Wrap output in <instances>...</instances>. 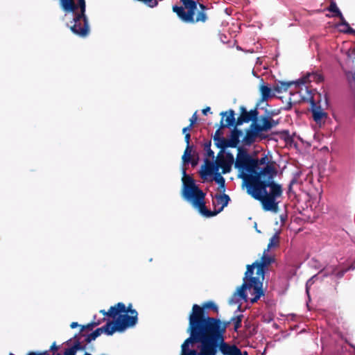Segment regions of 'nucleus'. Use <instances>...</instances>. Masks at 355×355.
Instances as JSON below:
<instances>
[{"label": "nucleus", "mask_w": 355, "mask_h": 355, "mask_svg": "<svg viewBox=\"0 0 355 355\" xmlns=\"http://www.w3.org/2000/svg\"><path fill=\"white\" fill-rule=\"evenodd\" d=\"M349 83L351 87L355 89V72L352 73L351 78H349Z\"/></svg>", "instance_id": "nucleus-43"}, {"label": "nucleus", "mask_w": 355, "mask_h": 355, "mask_svg": "<svg viewBox=\"0 0 355 355\" xmlns=\"http://www.w3.org/2000/svg\"><path fill=\"white\" fill-rule=\"evenodd\" d=\"M257 137L258 136L250 128H248L245 130L242 143L244 146H251L255 142Z\"/></svg>", "instance_id": "nucleus-16"}, {"label": "nucleus", "mask_w": 355, "mask_h": 355, "mask_svg": "<svg viewBox=\"0 0 355 355\" xmlns=\"http://www.w3.org/2000/svg\"><path fill=\"white\" fill-rule=\"evenodd\" d=\"M10 355H12V354H10Z\"/></svg>", "instance_id": "nucleus-59"}, {"label": "nucleus", "mask_w": 355, "mask_h": 355, "mask_svg": "<svg viewBox=\"0 0 355 355\" xmlns=\"http://www.w3.org/2000/svg\"><path fill=\"white\" fill-rule=\"evenodd\" d=\"M340 20V26H348L349 23L345 20V17H343V14H341V16H338V17Z\"/></svg>", "instance_id": "nucleus-42"}, {"label": "nucleus", "mask_w": 355, "mask_h": 355, "mask_svg": "<svg viewBox=\"0 0 355 355\" xmlns=\"http://www.w3.org/2000/svg\"><path fill=\"white\" fill-rule=\"evenodd\" d=\"M101 323V322L100 320H98V321L93 320L86 325H81L80 326L81 327L80 332H83L85 329L92 330L95 327L99 325Z\"/></svg>", "instance_id": "nucleus-33"}, {"label": "nucleus", "mask_w": 355, "mask_h": 355, "mask_svg": "<svg viewBox=\"0 0 355 355\" xmlns=\"http://www.w3.org/2000/svg\"><path fill=\"white\" fill-rule=\"evenodd\" d=\"M78 4L75 3V4L77 6V8H80V12L78 14V17H79L86 15H85V10H86V3L85 0H77ZM78 8H76L73 12H75Z\"/></svg>", "instance_id": "nucleus-29"}, {"label": "nucleus", "mask_w": 355, "mask_h": 355, "mask_svg": "<svg viewBox=\"0 0 355 355\" xmlns=\"http://www.w3.org/2000/svg\"><path fill=\"white\" fill-rule=\"evenodd\" d=\"M189 163H191V166H196V165H197V164H198V159H191V161H190V162H189Z\"/></svg>", "instance_id": "nucleus-51"}, {"label": "nucleus", "mask_w": 355, "mask_h": 355, "mask_svg": "<svg viewBox=\"0 0 355 355\" xmlns=\"http://www.w3.org/2000/svg\"><path fill=\"white\" fill-rule=\"evenodd\" d=\"M217 171L218 170V168H222V173L223 174L227 173L231 171L232 164H230V162H227L223 157L221 158H218V159L216 162Z\"/></svg>", "instance_id": "nucleus-19"}, {"label": "nucleus", "mask_w": 355, "mask_h": 355, "mask_svg": "<svg viewBox=\"0 0 355 355\" xmlns=\"http://www.w3.org/2000/svg\"><path fill=\"white\" fill-rule=\"evenodd\" d=\"M294 83V82H279L274 86L273 89L277 93H282V92L287 91L290 86ZM296 83L299 84L298 83Z\"/></svg>", "instance_id": "nucleus-22"}, {"label": "nucleus", "mask_w": 355, "mask_h": 355, "mask_svg": "<svg viewBox=\"0 0 355 355\" xmlns=\"http://www.w3.org/2000/svg\"><path fill=\"white\" fill-rule=\"evenodd\" d=\"M215 199L216 200H213L212 202L214 207V209L218 214L221 212L225 207L227 206L230 200V198L228 195L223 193V194H216Z\"/></svg>", "instance_id": "nucleus-14"}, {"label": "nucleus", "mask_w": 355, "mask_h": 355, "mask_svg": "<svg viewBox=\"0 0 355 355\" xmlns=\"http://www.w3.org/2000/svg\"><path fill=\"white\" fill-rule=\"evenodd\" d=\"M273 261L274 259L266 255L264 252L259 261H256L252 264L248 265L243 277V283L238 288L234 296L239 295L241 299L246 300L247 294L245 291L248 290L250 293L253 295L250 299L251 303L257 302L264 295L262 289V282L264 278L265 268Z\"/></svg>", "instance_id": "nucleus-3"}, {"label": "nucleus", "mask_w": 355, "mask_h": 355, "mask_svg": "<svg viewBox=\"0 0 355 355\" xmlns=\"http://www.w3.org/2000/svg\"><path fill=\"white\" fill-rule=\"evenodd\" d=\"M347 270L348 269L337 270L335 269L333 270L332 273L334 274L337 277L341 278L343 277L344 274L347 271Z\"/></svg>", "instance_id": "nucleus-38"}, {"label": "nucleus", "mask_w": 355, "mask_h": 355, "mask_svg": "<svg viewBox=\"0 0 355 355\" xmlns=\"http://www.w3.org/2000/svg\"><path fill=\"white\" fill-rule=\"evenodd\" d=\"M27 355H50V354L48 351H45L40 354H37L35 352H29Z\"/></svg>", "instance_id": "nucleus-48"}, {"label": "nucleus", "mask_w": 355, "mask_h": 355, "mask_svg": "<svg viewBox=\"0 0 355 355\" xmlns=\"http://www.w3.org/2000/svg\"><path fill=\"white\" fill-rule=\"evenodd\" d=\"M211 140H208L203 144L204 150L206 151L207 158H214V152L211 149Z\"/></svg>", "instance_id": "nucleus-30"}, {"label": "nucleus", "mask_w": 355, "mask_h": 355, "mask_svg": "<svg viewBox=\"0 0 355 355\" xmlns=\"http://www.w3.org/2000/svg\"><path fill=\"white\" fill-rule=\"evenodd\" d=\"M184 135V141L187 144L186 147H191L190 146V139H191V135L190 133H185Z\"/></svg>", "instance_id": "nucleus-41"}, {"label": "nucleus", "mask_w": 355, "mask_h": 355, "mask_svg": "<svg viewBox=\"0 0 355 355\" xmlns=\"http://www.w3.org/2000/svg\"><path fill=\"white\" fill-rule=\"evenodd\" d=\"M281 138L284 139L286 142H291L293 141L292 137L290 135L288 130H284L280 132Z\"/></svg>", "instance_id": "nucleus-36"}, {"label": "nucleus", "mask_w": 355, "mask_h": 355, "mask_svg": "<svg viewBox=\"0 0 355 355\" xmlns=\"http://www.w3.org/2000/svg\"><path fill=\"white\" fill-rule=\"evenodd\" d=\"M240 309H241V306L239 305V306H238V309L239 310Z\"/></svg>", "instance_id": "nucleus-57"}, {"label": "nucleus", "mask_w": 355, "mask_h": 355, "mask_svg": "<svg viewBox=\"0 0 355 355\" xmlns=\"http://www.w3.org/2000/svg\"><path fill=\"white\" fill-rule=\"evenodd\" d=\"M235 355H248V354L246 351H244L243 352H242L241 351V349L238 347Z\"/></svg>", "instance_id": "nucleus-50"}, {"label": "nucleus", "mask_w": 355, "mask_h": 355, "mask_svg": "<svg viewBox=\"0 0 355 355\" xmlns=\"http://www.w3.org/2000/svg\"><path fill=\"white\" fill-rule=\"evenodd\" d=\"M182 182L181 194L183 198L190 202L202 215L206 217L217 215L215 209L211 211L207 208L205 202V193L196 184L193 178L187 174L185 168L182 169Z\"/></svg>", "instance_id": "nucleus-5"}, {"label": "nucleus", "mask_w": 355, "mask_h": 355, "mask_svg": "<svg viewBox=\"0 0 355 355\" xmlns=\"http://www.w3.org/2000/svg\"><path fill=\"white\" fill-rule=\"evenodd\" d=\"M243 315L242 314L232 317L231 318L232 322L234 323V330L237 331L241 327V322Z\"/></svg>", "instance_id": "nucleus-32"}, {"label": "nucleus", "mask_w": 355, "mask_h": 355, "mask_svg": "<svg viewBox=\"0 0 355 355\" xmlns=\"http://www.w3.org/2000/svg\"><path fill=\"white\" fill-rule=\"evenodd\" d=\"M60 4L64 11H74L77 8L74 0H60Z\"/></svg>", "instance_id": "nucleus-21"}, {"label": "nucleus", "mask_w": 355, "mask_h": 355, "mask_svg": "<svg viewBox=\"0 0 355 355\" xmlns=\"http://www.w3.org/2000/svg\"><path fill=\"white\" fill-rule=\"evenodd\" d=\"M191 147H186L184 154L182 157V162L184 164H189L191 158Z\"/></svg>", "instance_id": "nucleus-31"}, {"label": "nucleus", "mask_w": 355, "mask_h": 355, "mask_svg": "<svg viewBox=\"0 0 355 355\" xmlns=\"http://www.w3.org/2000/svg\"><path fill=\"white\" fill-rule=\"evenodd\" d=\"M183 6H173V12L184 22L196 24L205 23L208 17L206 11L208 8L202 3H198L195 0H180Z\"/></svg>", "instance_id": "nucleus-6"}, {"label": "nucleus", "mask_w": 355, "mask_h": 355, "mask_svg": "<svg viewBox=\"0 0 355 355\" xmlns=\"http://www.w3.org/2000/svg\"><path fill=\"white\" fill-rule=\"evenodd\" d=\"M199 305H193L187 329L190 336L186 339V345L197 338L225 337L227 329L232 322L231 319L223 322L219 318L205 317Z\"/></svg>", "instance_id": "nucleus-2"}, {"label": "nucleus", "mask_w": 355, "mask_h": 355, "mask_svg": "<svg viewBox=\"0 0 355 355\" xmlns=\"http://www.w3.org/2000/svg\"><path fill=\"white\" fill-rule=\"evenodd\" d=\"M261 92V101H266L269 98L273 97L275 94L272 92V89L265 84L261 85L259 87Z\"/></svg>", "instance_id": "nucleus-17"}, {"label": "nucleus", "mask_w": 355, "mask_h": 355, "mask_svg": "<svg viewBox=\"0 0 355 355\" xmlns=\"http://www.w3.org/2000/svg\"><path fill=\"white\" fill-rule=\"evenodd\" d=\"M302 101L310 102L313 119L317 123H320L322 119L326 117L327 114L322 110L320 106H317L313 96H302Z\"/></svg>", "instance_id": "nucleus-11"}, {"label": "nucleus", "mask_w": 355, "mask_h": 355, "mask_svg": "<svg viewBox=\"0 0 355 355\" xmlns=\"http://www.w3.org/2000/svg\"><path fill=\"white\" fill-rule=\"evenodd\" d=\"M209 111H210V107H207L202 110V112L204 115H206L207 114V112H209Z\"/></svg>", "instance_id": "nucleus-53"}, {"label": "nucleus", "mask_w": 355, "mask_h": 355, "mask_svg": "<svg viewBox=\"0 0 355 355\" xmlns=\"http://www.w3.org/2000/svg\"><path fill=\"white\" fill-rule=\"evenodd\" d=\"M198 119L196 112H195L193 116L189 119L190 123L189 125L191 126H193V125L196 123V121Z\"/></svg>", "instance_id": "nucleus-44"}, {"label": "nucleus", "mask_w": 355, "mask_h": 355, "mask_svg": "<svg viewBox=\"0 0 355 355\" xmlns=\"http://www.w3.org/2000/svg\"><path fill=\"white\" fill-rule=\"evenodd\" d=\"M279 236L277 234H274L270 239L268 249L277 246L279 245Z\"/></svg>", "instance_id": "nucleus-34"}, {"label": "nucleus", "mask_w": 355, "mask_h": 355, "mask_svg": "<svg viewBox=\"0 0 355 355\" xmlns=\"http://www.w3.org/2000/svg\"><path fill=\"white\" fill-rule=\"evenodd\" d=\"M200 307L201 309H202V311H203V315L205 317H209L207 313H206V311H205V309H211L213 310L214 312L216 313H218V308L217 306V305L212 301H208V302H204L202 304V306Z\"/></svg>", "instance_id": "nucleus-24"}, {"label": "nucleus", "mask_w": 355, "mask_h": 355, "mask_svg": "<svg viewBox=\"0 0 355 355\" xmlns=\"http://www.w3.org/2000/svg\"><path fill=\"white\" fill-rule=\"evenodd\" d=\"M225 159L227 162H230V164L232 165V164L234 163V156L232 153H227L226 154V158H225Z\"/></svg>", "instance_id": "nucleus-39"}, {"label": "nucleus", "mask_w": 355, "mask_h": 355, "mask_svg": "<svg viewBox=\"0 0 355 355\" xmlns=\"http://www.w3.org/2000/svg\"><path fill=\"white\" fill-rule=\"evenodd\" d=\"M101 329H102V334L105 333L109 336L112 335L116 331H119L118 325L115 321L107 322L106 324L101 327Z\"/></svg>", "instance_id": "nucleus-18"}, {"label": "nucleus", "mask_w": 355, "mask_h": 355, "mask_svg": "<svg viewBox=\"0 0 355 355\" xmlns=\"http://www.w3.org/2000/svg\"><path fill=\"white\" fill-rule=\"evenodd\" d=\"M193 128V126L189 125L187 127H184L183 129H182V133L183 134H185V133H188L187 132L189 131L190 130H191V128Z\"/></svg>", "instance_id": "nucleus-49"}, {"label": "nucleus", "mask_w": 355, "mask_h": 355, "mask_svg": "<svg viewBox=\"0 0 355 355\" xmlns=\"http://www.w3.org/2000/svg\"><path fill=\"white\" fill-rule=\"evenodd\" d=\"M102 334V329L100 328H97L95 331L88 334L85 341L87 343H89L91 341L94 340L97 337H98Z\"/></svg>", "instance_id": "nucleus-28"}, {"label": "nucleus", "mask_w": 355, "mask_h": 355, "mask_svg": "<svg viewBox=\"0 0 355 355\" xmlns=\"http://www.w3.org/2000/svg\"><path fill=\"white\" fill-rule=\"evenodd\" d=\"M347 26V29H345V30L344 31V32H345V33H350V34H354V35H355V30H354V29H353L352 28H351V26H349V24H348V26Z\"/></svg>", "instance_id": "nucleus-47"}, {"label": "nucleus", "mask_w": 355, "mask_h": 355, "mask_svg": "<svg viewBox=\"0 0 355 355\" xmlns=\"http://www.w3.org/2000/svg\"><path fill=\"white\" fill-rule=\"evenodd\" d=\"M79 327V324H78V322H71V324H70V327H71V329H75V328H76V327Z\"/></svg>", "instance_id": "nucleus-52"}, {"label": "nucleus", "mask_w": 355, "mask_h": 355, "mask_svg": "<svg viewBox=\"0 0 355 355\" xmlns=\"http://www.w3.org/2000/svg\"><path fill=\"white\" fill-rule=\"evenodd\" d=\"M217 171L216 164L209 160V159L206 158L205 160V165L202 167V171H200V175L202 178H205L207 175L214 174Z\"/></svg>", "instance_id": "nucleus-15"}, {"label": "nucleus", "mask_w": 355, "mask_h": 355, "mask_svg": "<svg viewBox=\"0 0 355 355\" xmlns=\"http://www.w3.org/2000/svg\"><path fill=\"white\" fill-rule=\"evenodd\" d=\"M254 159H255V161H257V171H259L261 170V169H260V167H259L260 165H264V164L269 165L268 164V157L266 155L260 159H256V158H254Z\"/></svg>", "instance_id": "nucleus-35"}, {"label": "nucleus", "mask_w": 355, "mask_h": 355, "mask_svg": "<svg viewBox=\"0 0 355 355\" xmlns=\"http://www.w3.org/2000/svg\"><path fill=\"white\" fill-rule=\"evenodd\" d=\"M220 127L216 130L214 135L213 136V139L215 142V144L217 148L221 149L223 150V139H225V137H223V132L221 131Z\"/></svg>", "instance_id": "nucleus-20"}, {"label": "nucleus", "mask_w": 355, "mask_h": 355, "mask_svg": "<svg viewBox=\"0 0 355 355\" xmlns=\"http://www.w3.org/2000/svg\"><path fill=\"white\" fill-rule=\"evenodd\" d=\"M257 121H253L249 128H250L261 139H264L266 137H263L260 133L266 131L262 127L261 124L257 123Z\"/></svg>", "instance_id": "nucleus-23"}, {"label": "nucleus", "mask_w": 355, "mask_h": 355, "mask_svg": "<svg viewBox=\"0 0 355 355\" xmlns=\"http://www.w3.org/2000/svg\"><path fill=\"white\" fill-rule=\"evenodd\" d=\"M272 128L276 126L277 124H278V121H275L274 119H272Z\"/></svg>", "instance_id": "nucleus-54"}, {"label": "nucleus", "mask_w": 355, "mask_h": 355, "mask_svg": "<svg viewBox=\"0 0 355 355\" xmlns=\"http://www.w3.org/2000/svg\"><path fill=\"white\" fill-rule=\"evenodd\" d=\"M238 126L234 127L230 134V139H223V150L227 148H236L240 142L239 138L242 135L241 130L237 128Z\"/></svg>", "instance_id": "nucleus-12"}, {"label": "nucleus", "mask_w": 355, "mask_h": 355, "mask_svg": "<svg viewBox=\"0 0 355 355\" xmlns=\"http://www.w3.org/2000/svg\"><path fill=\"white\" fill-rule=\"evenodd\" d=\"M237 151L234 167L241 172L239 177L244 181L248 194L259 201L264 211L277 213L279 201L277 199L282 196L283 189L274 181L277 174L275 168L266 165L257 171V161L248 150L239 147Z\"/></svg>", "instance_id": "nucleus-1"}, {"label": "nucleus", "mask_w": 355, "mask_h": 355, "mask_svg": "<svg viewBox=\"0 0 355 355\" xmlns=\"http://www.w3.org/2000/svg\"><path fill=\"white\" fill-rule=\"evenodd\" d=\"M261 121H262L261 125L266 132L270 130L272 128V118L270 116H261Z\"/></svg>", "instance_id": "nucleus-26"}, {"label": "nucleus", "mask_w": 355, "mask_h": 355, "mask_svg": "<svg viewBox=\"0 0 355 355\" xmlns=\"http://www.w3.org/2000/svg\"><path fill=\"white\" fill-rule=\"evenodd\" d=\"M294 182V180H293L291 182V184H290V188L292 187V184Z\"/></svg>", "instance_id": "nucleus-55"}, {"label": "nucleus", "mask_w": 355, "mask_h": 355, "mask_svg": "<svg viewBox=\"0 0 355 355\" xmlns=\"http://www.w3.org/2000/svg\"><path fill=\"white\" fill-rule=\"evenodd\" d=\"M302 91V88L300 89V90L299 91L300 93H301Z\"/></svg>", "instance_id": "nucleus-56"}, {"label": "nucleus", "mask_w": 355, "mask_h": 355, "mask_svg": "<svg viewBox=\"0 0 355 355\" xmlns=\"http://www.w3.org/2000/svg\"><path fill=\"white\" fill-rule=\"evenodd\" d=\"M329 1H330V5L328 7L327 10L329 12H331L334 13V17H338L340 15L341 16L342 12H340L339 8L337 7L335 0H329Z\"/></svg>", "instance_id": "nucleus-27"}, {"label": "nucleus", "mask_w": 355, "mask_h": 355, "mask_svg": "<svg viewBox=\"0 0 355 355\" xmlns=\"http://www.w3.org/2000/svg\"><path fill=\"white\" fill-rule=\"evenodd\" d=\"M138 320L137 311H130V313H120L116 318L115 322L118 325L119 331H123L128 327L135 326Z\"/></svg>", "instance_id": "nucleus-7"}, {"label": "nucleus", "mask_w": 355, "mask_h": 355, "mask_svg": "<svg viewBox=\"0 0 355 355\" xmlns=\"http://www.w3.org/2000/svg\"><path fill=\"white\" fill-rule=\"evenodd\" d=\"M58 347L56 345L55 343H53L50 347V350L52 352L53 355L58 351Z\"/></svg>", "instance_id": "nucleus-46"}, {"label": "nucleus", "mask_w": 355, "mask_h": 355, "mask_svg": "<svg viewBox=\"0 0 355 355\" xmlns=\"http://www.w3.org/2000/svg\"><path fill=\"white\" fill-rule=\"evenodd\" d=\"M64 355H76V352L72 347H70L64 351Z\"/></svg>", "instance_id": "nucleus-45"}, {"label": "nucleus", "mask_w": 355, "mask_h": 355, "mask_svg": "<svg viewBox=\"0 0 355 355\" xmlns=\"http://www.w3.org/2000/svg\"><path fill=\"white\" fill-rule=\"evenodd\" d=\"M222 116L220 120V128L236 127V120L235 119V112L233 110H229L226 112H222L220 114Z\"/></svg>", "instance_id": "nucleus-13"}, {"label": "nucleus", "mask_w": 355, "mask_h": 355, "mask_svg": "<svg viewBox=\"0 0 355 355\" xmlns=\"http://www.w3.org/2000/svg\"><path fill=\"white\" fill-rule=\"evenodd\" d=\"M214 180L216 182H217L219 184V189L220 191L225 192V178L219 173L218 171H216L214 173Z\"/></svg>", "instance_id": "nucleus-25"}, {"label": "nucleus", "mask_w": 355, "mask_h": 355, "mask_svg": "<svg viewBox=\"0 0 355 355\" xmlns=\"http://www.w3.org/2000/svg\"><path fill=\"white\" fill-rule=\"evenodd\" d=\"M71 347L76 353L78 350L85 349V345H82L79 340H76Z\"/></svg>", "instance_id": "nucleus-37"}, {"label": "nucleus", "mask_w": 355, "mask_h": 355, "mask_svg": "<svg viewBox=\"0 0 355 355\" xmlns=\"http://www.w3.org/2000/svg\"><path fill=\"white\" fill-rule=\"evenodd\" d=\"M239 110L240 114L236 119V125L258 120L259 112L257 107L248 112L244 106H241Z\"/></svg>", "instance_id": "nucleus-10"}, {"label": "nucleus", "mask_w": 355, "mask_h": 355, "mask_svg": "<svg viewBox=\"0 0 355 355\" xmlns=\"http://www.w3.org/2000/svg\"><path fill=\"white\" fill-rule=\"evenodd\" d=\"M238 347L225 341V337L197 338L186 345V340L181 345L180 355H235Z\"/></svg>", "instance_id": "nucleus-4"}, {"label": "nucleus", "mask_w": 355, "mask_h": 355, "mask_svg": "<svg viewBox=\"0 0 355 355\" xmlns=\"http://www.w3.org/2000/svg\"><path fill=\"white\" fill-rule=\"evenodd\" d=\"M354 53H355V48H354Z\"/></svg>", "instance_id": "nucleus-58"}, {"label": "nucleus", "mask_w": 355, "mask_h": 355, "mask_svg": "<svg viewBox=\"0 0 355 355\" xmlns=\"http://www.w3.org/2000/svg\"><path fill=\"white\" fill-rule=\"evenodd\" d=\"M78 14H75L73 18L74 24L70 27L71 31L76 35L81 37H85L89 33V26L88 19L86 15L77 19Z\"/></svg>", "instance_id": "nucleus-8"}, {"label": "nucleus", "mask_w": 355, "mask_h": 355, "mask_svg": "<svg viewBox=\"0 0 355 355\" xmlns=\"http://www.w3.org/2000/svg\"><path fill=\"white\" fill-rule=\"evenodd\" d=\"M132 304H129L127 306L123 302H118L114 306H111L107 311L101 310L100 313L105 316L115 319L120 313H130V311H136L132 309Z\"/></svg>", "instance_id": "nucleus-9"}, {"label": "nucleus", "mask_w": 355, "mask_h": 355, "mask_svg": "<svg viewBox=\"0 0 355 355\" xmlns=\"http://www.w3.org/2000/svg\"><path fill=\"white\" fill-rule=\"evenodd\" d=\"M313 80L317 82H322L324 80L323 76L321 74L314 73L312 75Z\"/></svg>", "instance_id": "nucleus-40"}]
</instances>
